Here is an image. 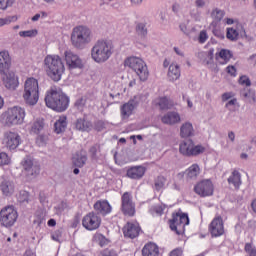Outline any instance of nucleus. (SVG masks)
Segmentation results:
<instances>
[{
  "label": "nucleus",
  "instance_id": "f257e3e1",
  "mask_svg": "<svg viewBox=\"0 0 256 256\" xmlns=\"http://www.w3.org/2000/svg\"><path fill=\"white\" fill-rule=\"evenodd\" d=\"M46 107L56 111L57 113H63L69 109V96L65 93L57 91L55 89H50L46 92L45 96Z\"/></svg>",
  "mask_w": 256,
  "mask_h": 256
},
{
  "label": "nucleus",
  "instance_id": "f03ea898",
  "mask_svg": "<svg viewBox=\"0 0 256 256\" xmlns=\"http://www.w3.org/2000/svg\"><path fill=\"white\" fill-rule=\"evenodd\" d=\"M46 73L52 81H61L63 73H65V63L59 55H47L44 59Z\"/></svg>",
  "mask_w": 256,
  "mask_h": 256
},
{
  "label": "nucleus",
  "instance_id": "7ed1b4c3",
  "mask_svg": "<svg viewBox=\"0 0 256 256\" xmlns=\"http://www.w3.org/2000/svg\"><path fill=\"white\" fill-rule=\"evenodd\" d=\"M113 43L107 40H98L91 49V58L95 63H106L113 55Z\"/></svg>",
  "mask_w": 256,
  "mask_h": 256
},
{
  "label": "nucleus",
  "instance_id": "20e7f679",
  "mask_svg": "<svg viewBox=\"0 0 256 256\" xmlns=\"http://www.w3.org/2000/svg\"><path fill=\"white\" fill-rule=\"evenodd\" d=\"M168 225L176 235H183L185 227L189 225V215L178 209L172 213L171 219L168 220Z\"/></svg>",
  "mask_w": 256,
  "mask_h": 256
},
{
  "label": "nucleus",
  "instance_id": "39448f33",
  "mask_svg": "<svg viewBox=\"0 0 256 256\" xmlns=\"http://www.w3.org/2000/svg\"><path fill=\"white\" fill-rule=\"evenodd\" d=\"M1 118L6 127L22 125V123L25 121V109L19 106L8 108L7 111L2 114Z\"/></svg>",
  "mask_w": 256,
  "mask_h": 256
},
{
  "label": "nucleus",
  "instance_id": "423d86ee",
  "mask_svg": "<svg viewBox=\"0 0 256 256\" xmlns=\"http://www.w3.org/2000/svg\"><path fill=\"white\" fill-rule=\"evenodd\" d=\"M23 99L27 105H37L39 101V81L37 79L33 77L26 79Z\"/></svg>",
  "mask_w": 256,
  "mask_h": 256
},
{
  "label": "nucleus",
  "instance_id": "0eeeda50",
  "mask_svg": "<svg viewBox=\"0 0 256 256\" xmlns=\"http://www.w3.org/2000/svg\"><path fill=\"white\" fill-rule=\"evenodd\" d=\"M71 42L77 49H83L91 42V30L85 26L75 27L71 34Z\"/></svg>",
  "mask_w": 256,
  "mask_h": 256
},
{
  "label": "nucleus",
  "instance_id": "6e6552de",
  "mask_svg": "<svg viewBox=\"0 0 256 256\" xmlns=\"http://www.w3.org/2000/svg\"><path fill=\"white\" fill-rule=\"evenodd\" d=\"M125 67H129L136 72L140 81H147L149 79V69L145 61L139 57H129L124 62Z\"/></svg>",
  "mask_w": 256,
  "mask_h": 256
},
{
  "label": "nucleus",
  "instance_id": "1a4fd4ad",
  "mask_svg": "<svg viewBox=\"0 0 256 256\" xmlns=\"http://www.w3.org/2000/svg\"><path fill=\"white\" fill-rule=\"evenodd\" d=\"M180 154L184 157H199L205 153L206 148L201 144H195L191 139L184 140L179 145Z\"/></svg>",
  "mask_w": 256,
  "mask_h": 256
},
{
  "label": "nucleus",
  "instance_id": "9d476101",
  "mask_svg": "<svg viewBox=\"0 0 256 256\" xmlns=\"http://www.w3.org/2000/svg\"><path fill=\"white\" fill-rule=\"evenodd\" d=\"M19 219V212L15 209V206L8 205L0 210V225L9 229L17 223Z\"/></svg>",
  "mask_w": 256,
  "mask_h": 256
},
{
  "label": "nucleus",
  "instance_id": "9b49d317",
  "mask_svg": "<svg viewBox=\"0 0 256 256\" xmlns=\"http://www.w3.org/2000/svg\"><path fill=\"white\" fill-rule=\"evenodd\" d=\"M120 210L125 217H135L137 209L135 202L133 201V194H131V192H124L122 194Z\"/></svg>",
  "mask_w": 256,
  "mask_h": 256
},
{
  "label": "nucleus",
  "instance_id": "f8f14e48",
  "mask_svg": "<svg viewBox=\"0 0 256 256\" xmlns=\"http://www.w3.org/2000/svg\"><path fill=\"white\" fill-rule=\"evenodd\" d=\"M208 232L210 233L211 237H223L225 235V222L223 221V217L217 214L210 224L208 225Z\"/></svg>",
  "mask_w": 256,
  "mask_h": 256
},
{
  "label": "nucleus",
  "instance_id": "ddd939ff",
  "mask_svg": "<svg viewBox=\"0 0 256 256\" xmlns=\"http://www.w3.org/2000/svg\"><path fill=\"white\" fill-rule=\"evenodd\" d=\"M214 192L215 186L209 179L201 180L194 186V193H196V195L199 197H212Z\"/></svg>",
  "mask_w": 256,
  "mask_h": 256
},
{
  "label": "nucleus",
  "instance_id": "4468645a",
  "mask_svg": "<svg viewBox=\"0 0 256 256\" xmlns=\"http://www.w3.org/2000/svg\"><path fill=\"white\" fill-rule=\"evenodd\" d=\"M2 144L8 151H15L21 145V136L17 132L7 131L4 133Z\"/></svg>",
  "mask_w": 256,
  "mask_h": 256
},
{
  "label": "nucleus",
  "instance_id": "2eb2a0df",
  "mask_svg": "<svg viewBox=\"0 0 256 256\" xmlns=\"http://www.w3.org/2000/svg\"><path fill=\"white\" fill-rule=\"evenodd\" d=\"M22 173L25 177H37L41 173V167L33 163V160L29 157L24 158L21 163Z\"/></svg>",
  "mask_w": 256,
  "mask_h": 256
},
{
  "label": "nucleus",
  "instance_id": "dca6fc26",
  "mask_svg": "<svg viewBox=\"0 0 256 256\" xmlns=\"http://www.w3.org/2000/svg\"><path fill=\"white\" fill-rule=\"evenodd\" d=\"M82 225L87 231H96L101 227V218L97 213L90 212L83 217Z\"/></svg>",
  "mask_w": 256,
  "mask_h": 256
},
{
  "label": "nucleus",
  "instance_id": "f3484780",
  "mask_svg": "<svg viewBox=\"0 0 256 256\" xmlns=\"http://www.w3.org/2000/svg\"><path fill=\"white\" fill-rule=\"evenodd\" d=\"M64 61L70 71L72 69H83V60L71 50L64 52Z\"/></svg>",
  "mask_w": 256,
  "mask_h": 256
},
{
  "label": "nucleus",
  "instance_id": "a211bd4d",
  "mask_svg": "<svg viewBox=\"0 0 256 256\" xmlns=\"http://www.w3.org/2000/svg\"><path fill=\"white\" fill-rule=\"evenodd\" d=\"M4 75L2 77L3 85L6 87V89H9L10 91H15L17 87H19V77L15 75V72L13 71H7L3 73Z\"/></svg>",
  "mask_w": 256,
  "mask_h": 256
},
{
  "label": "nucleus",
  "instance_id": "6ab92c4d",
  "mask_svg": "<svg viewBox=\"0 0 256 256\" xmlns=\"http://www.w3.org/2000/svg\"><path fill=\"white\" fill-rule=\"evenodd\" d=\"M226 37L229 41H237L239 37H247L243 24L237 23L235 27L227 28Z\"/></svg>",
  "mask_w": 256,
  "mask_h": 256
},
{
  "label": "nucleus",
  "instance_id": "aec40b11",
  "mask_svg": "<svg viewBox=\"0 0 256 256\" xmlns=\"http://www.w3.org/2000/svg\"><path fill=\"white\" fill-rule=\"evenodd\" d=\"M124 237L128 239H135L141 233V226L139 223L128 222L122 229Z\"/></svg>",
  "mask_w": 256,
  "mask_h": 256
},
{
  "label": "nucleus",
  "instance_id": "412c9836",
  "mask_svg": "<svg viewBox=\"0 0 256 256\" xmlns=\"http://www.w3.org/2000/svg\"><path fill=\"white\" fill-rule=\"evenodd\" d=\"M94 210L98 215H102L103 217L109 215L111 211H113V208L111 207V204H109V201L107 200H98L94 204Z\"/></svg>",
  "mask_w": 256,
  "mask_h": 256
},
{
  "label": "nucleus",
  "instance_id": "4be33fe9",
  "mask_svg": "<svg viewBox=\"0 0 256 256\" xmlns=\"http://www.w3.org/2000/svg\"><path fill=\"white\" fill-rule=\"evenodd\" d=\"M180 177H183L185 175L187 181H195L199 175H201V167L199 164L194 163L190 167H188L184 173L178 174Z\"/></svg>",
  "mask_w": 256,
  "mask_h": 256
},
{
  "label": "nucleus",
  "instance_id": "5701e85b",
  "mask_svg": "<svg viewBox=\"0 0 256 256\" xmlns=\"http://www.w3.org/2000/svg\"><path fill=\"white\" fill-rule=\"evenodd\" d=\"M142 256H160L161 250L155 242H147L141 250Z\"/></svg>",
  "mask_w": 256,
  "mask_h": 256
},
{
  "label": "nucleus",
  "instance_id": "b1692460",
  "mask_svg": "<svg viewBox=\"0 0 256 256\" xmlns=\"http://www.w3.org/2000/svg\"><path fill=\"white\" fill-rule=\"evenodd\" d=\"M135 107H137V101H135V99H131L127 103L122 105L120 108L122 119H129V117L133 115Z\"/></svg>",
  "mask_w": 256,
  "mask_h": 256
},
{
  "label": "nucleus",
  "instance_id": "393cba45",
  "mask_svg": "<svg viewBox=\"0 0 256 256\" xmlns=\"http://www.w3.org/2000/svg\"><path fill=\"white\" fill-rule=\"evenodd\" d=\"M11 69V56L9 51L0 52V74L7 73Z\"/></svg>",
  "mask_w": 256,
  "mask_h": 256
},
{
  "label": "nucleus",
  "instance_id": "a878e982",
  "mask_svg": "<svg viewBox=\"0 0 256 256\" xmlns=\"http://www.w3.org/2000/svg\"><path fill=\"white\" fill-rule=\"evenodd\" d=\"M145 167L142 166H134L127 170L126 175L129 179L139 180L142 179L145 175Z\"/></svg>",
  "mask_w": 256,
  "mask_h": 256
},
{
  "label": "nucleus",
  "instance_id": "bb28decb",
  "mask_svg": "<svg viewBox=\"0 0 256 256\" xmlns=\"http://www.w3.org/2000/svg\"><path fill=\"white\" fill-rule=\"evenodd\" d=\"M233 57V53H231L227 49H221L219 52L216 53V61L220 63V65H227L231 58Z\"/></svg>",
  "mask_w": 256,
  "mask_h": 256
},
{
  "label": "nucleus",
  "instance_id": "cd10ccee",
  "mask_svg": "<svg viewBox=\"0 0 256 256\" xmlns=\"http://www.w3.org/2000/svg\"><path fill=\"white\" fill-rule=\"evenodd\" d=\"M45 129V121L41 118H38L31 122L29 133L31 135H39Z\"/></svg>",
  "mask_w": 256,
  "mask_h": 256
},
{
  "label": "nucleus",
  "instance_id": "c85d7f7f",
  "mask_svg": "<svg viewBox=\"0 0 256 256\" xmlns=\"http://www.w3.org/2000/svg\"><path fill=\"white\" fill-rule=\"evenodd\" d=\"M168 79L169 81H177L181 77V68L179 64L172 63L168 68Z\"/></svg>",
  "mask_w": 256,
  "mask_h": 256
},
{
  "label": "nucleus",
  "instance_id": "c756f323",
  "mask_svg": "<svg viewBox=\"0 0 256 256\" xmlns=\"http://www.w3.org/2000/svg\"><path fill=\"white\" fill-rule=\"evenodd\" d=\"M179 121H181V116L177 112H170L162 117V123L165 125H175Z\"/></svg>",
  "mask_w": 256,
  "mask_h": 256
},
{
  "label": "nucleus",
  "instance_id": "7c9ffc66",
  "mask_svg": "<svg viewBox=\"0 0 256 256\" xmlns=\"http://www.w3.org/2000/svg\"><path fill=\"white\" fill-rule=\"evenodd\" d=\"M154 105L156 107H159L161 111H165L167 109H171V106L173 105V102L169 100L167 97H160L154 100Z\"/></svg>",
  "mask_w": 256,
  "mask_h": 256
},
{
  "label": "nucleus",
  "instance_id": "2f4dec72",
  "mask_svg": "<svg viewBox=\"0 0 256 256\" xmlns=\"http://www.w3.org/2000/svg\"><path fill=\"white\" fill-rule=\"evenodd\" d=\"M229 185H233L236 189H239L242 185L241 173L237 170H233L231 175L228 178Z\"/></svg>",
  "mask_w": 256,
  "mask_h": 256
},
{
  "label": "nucleus",
  "instance_id": "473e14b6",
  "mask_svg": "<svg viewBox=\"0 0 256 256\" xmlns=\"http://www.w3.org/2000/svg\"><path fill=\"white\" fill-rule=\"evenodd\" d=\"M67 129V116H60L59 119L54 123L55 133H63Z\"/></svg>",
  "mask_w": 256,
  "mask_h": 256
},
{
  "label": "nucleus",
  "instance_id": "72a5a7b5",
  "mask_svg": "<svg viewBox=\"0 0 256 256\" xmlns=\"http://www.w3.org/2000/svg\"><path fill=\"white\" fill-rule=\"evenodd\" d=\"M193 135V124L186 122L180 128V137L187 139Z\"/></svg>",
  "mask_w": 256,
  "mask_h": 256
},
{
  "label": "nucleus",
  "instance_id": "f704fd0d",
  "mask_svg": "<svg viewBox=\"0 0 256 256\" xmlns=\"http://www.w3.org/2000/svg\"><path fill=\"white\" fill-rule=\"evenodd\" d=\"M148 213H150L152 217H161L163 213H165V207L161 204H154L149 207Z\"/></svg>",
  "mask_w": 256,
  "mask_h": 256
},
{
  "label": "nucleus",
  "instance_id": "c9c22d12",
  "mask_svg": "<svg viewBox=\"0 0 256 256\" xmlns=\"http://www.w3.org/2000/svg\"><path fill=\"white\" fill-rule=\"evenodd\" d=\"M0 189L3 193V195H6V196L11 195V193H13V191H14L13 182H11L9 180L2 181L0 184Z\"/></svg>",
  "mask_w": 256,
  "mask_h": 256
},
{
  "label": "nucleus",
  "instance_id": "e433bc0d",
  "mask_svg": "<svg viewBox=\"0 0 256 256\" xmlns=\"http://www.w3.org/2000/svg\"><path fill=\"white\" fill-rule=\"evenodd\" d=\"M92 128L93 124L90 121L85 119H78L76 121V129H78V131H91Z\"/></svg>",
  "mask_w": 256,
  "mask_h": 256
},
{
  "label": "nucleus",
  "instance_id": "4c0bfd02",
  "mask_svg": "<svg viewBox=\"0 0 256 256\" xmlns=\"http://www.w3.org/2000/svg\"><path fill=\"white\" fill-rule=\"evenodd\" d=\"M210 17L213 19V23H221V21H223V17H225V11L219 8H214Z\"/></svg>",
  "mask_w": 256,
  "mask_h": 256
},
{
  "label": "nucleus",
  "instance_id": "58836bf2",
  "mask_svg": "<svg viewBox=\"0 0 256 256\" xmlns=\"http://www.w3.org/2000/svg\"><path fill=\"white\" fill-rule=\"evenodd\" d=\"M85 163H87V155H81L80 153L74 155L73 165L75 167H84Z\"/></svg>",
  "mask_w": 256,
  "mask_h": 256
},
{
  "label": "nucleus",
  "instance_id": "ea45409f",
  "mask_svg": "<svg viewBox=\"0 0 256 256\" xmlns=\"http://www.w3.org/2000/svg\"><path fill=\"white\" fill-rule=\"evenodd\" d=\"M241 95L244 99H247L249 103H255V92H253V90L244 88L241 91Z\"/></svg>",
  "mask_w": 256,
  "mask_h": 256
},
{
  "label": "nucleus",
  "instance_id": "a19ab883",
  "mask_svg": "<svg viewBox=\"0 0 256 256\" xmlns=\"http://www.w3.org/2000/svg\"><path fill=\"white\" fill-rule=\"evenodd\" d=\"M165 183H167V178H165L164 176H158L154 180V187H155L156 191H161V189H163V187H165Z\"/></svg>",
  "mask_w": 256,
  "mask_h": 256
},
{
  "label": "nucleus",
  "instance_id": "79ce46f5",
  "mask_svg": "<svg viewBox=\"0 0 256 256\" xmlns=\"http://www.w3.org/2000/svg\"><path fill=\"white\" fill-rule=\"evenodd\" d=\"M11 165V157L7 152L0 151V167Z\"/></svg>",
  "mask_w": 256,
  "mask_h": 256
},
{
  "label": "nucleus",
  "instance_id": "37998d69",
  "mask_svg": "<svg viewBox=\"0 0 256 256\" xmlns=\"http://www.w3.org/2000/svg\"><path fill=\"white\" fill-rule=\"evenodd\" d=\"M74 105L78 109V111H83V109H85V105H87V98H78Z\"/></svg>",
  "mask_w": 256,
  "mask_h": 256
},
{
  "label": "nucleus",
  "instance_id": "c03bdc74",
  "mask_svg": "<svg viewBox=\"0 0 256 256\" xmlns=\"http://www.w3.org/2000/svg\"><path fill=\"white\" fill-rule=\"evenodd\" d=\"M96 241L100 245V247H105V245H109V239H107L104 235L102 234H97L95 236Z\"/></svg>",
  "mask_w": 256,
  "mask_h": 256
},
{
  "label": "nucleus",
  "instance_id": "a18cd8bd",
  "mask_svg": "<svg viewBox=\"0 0 256 256\" xmlns=\"http://www.w3.org/2000/svg\"><path fill=\"white\" fill-rule=\"evenodd\" d=\"M136 33L141 37H145L147 35V28L144 23H138L136 26Z\"/></svg>",
  "mask_w": 256,
  "mask_h": 256
},
{
  "label": "nucleus",
  "instance_id": "49530a36",
  "mask_svg": "<svg viewBox=\"0 0 256 256\" xmlns=\"http://www.w3.org/2000/svg\"><path fill=\"white\" fill-rule=\"evenodd\" d=\"M16 20H17V16L0 18V27H3V25H9L10 23H13V21H16Z\"/></svg>",
  "mask_w": 256,
  "mask_h": 256
},
{
  "label": "nucleus",
  "instance_id": "de8ad7c7",
  "mask_svg": "<svg viewBox=\"0 0 256 256\" xmlns=\"http://www.w3.org/2000/svg\"><path fill=\"white\" fill-rule=\"evenodd\" d=\"M244 251L248 253L249 256H256V249L253 248V245L251 243L245 244Z\"/></svg>",
  "mask_w": 256,
  "mask_h": 256
},
{
  "label": "nucleus",
  "instance_id": "09e8293b",
  "mask_svg": "<svg viewBox=\"0 0 256 256\" xmlns=\"http://www.w3.org/2000/svg\"><path fill=\"white\" fill-rule=\"evenodd\" d=\"M20 37H37V30H26L19 32Z\"/></svg>",
  "mask_w": 256,
  "mask_h": 256
},
{
  "label": "nucleus",
  "instance_id": "8fccbe9b",
  "mask_svg": "<svg viewBox=\"0 0 256 256\" xmlns=\"http://www.w3.org/2000/svg\"><path fill=\"white\" fill-rule=\"evenodd\" d=\"M185 249L183 247H178L170 251L168 256H183Z\"/></svg>",
  "mask_w": 256,
  "mask_h": 256
},
{
  "label": "nucleus",
  "instance_id": "3c124183",
  "mask_svg": "<svg viewBox=\"0 0 256 256\" xmlns=\"http://www.w3.org/2000/svg\"><path fill=\"white\" fill-rule=\"evenodd\" d=\"M15 3V0H0V9H7Z\"/></svg>",
  "mask_w": 256,
  "mask_h": 256
},
{
  "label": "nucleus",
  "instance_id": "603ef678",
  "mask_svg": "<svg viewBox=\"0 0 256 256\" xmlns=\"http://www.w3.org/2000/svg\"><path fill=\"white\" fill-rule=\"evenodd\" d=\"M209 39V36L207 35L206 30L200 31V34L198 36L199 43H205Z\"/></svg>",
  "mask_w": 256,
  "mask_h": 256
},
{
  "label": "nucleus",
  "instance_id": "864d4df0",
  "mask_svg": "<svg viewBox=\"0 0 256 256\" xmlns=\"http://www.w3.org/2000/svg\"><path fill=\"white\" fill-rule=\"evenodd\" d=\"M240 85H246V87H251V80L247 76H241L239 78Z\"/></svg>",
  "mask_w": 256,
  "mask_h": 256
},
{
  "label": "nucleus",
  "instance_id": "5fc2aeb1",
  "mask_svg": "<svg viewBox=\"0 0 256 256\" xmlns=\"http://www.w3.org/2000/svg\"><path fill=\"white\" fill-rule=\"evenodd\" d=\"M226 73H228V75H231L232 77H236L237 76V69L235 68V66H228L226 67Z\"/></svg>",
  "mask_w": 256,
  "mask_h": 256
},
{
  "label": "nucleus",
  "instance_id": "6e6d98bb",
  "mask_svg": "<svg viewBox=\"0 0 256 256\" xmlns=\"http://www.w3.org/2000/svg\"><path fill=\"white\" fill-rule=\"evenodd\" d=\"M233 97V93L231 92H226L222 95V101H229Z\"/></svg>",
  "mask_w": 256,
  "mask_h": 256
},
{
  "label": "nucleus",
  "instance_id": "4d7b16f0",
  "mask_svg": "<svg viewBox=\"0 0 256 256\" xmlns=\"http://www.w3.org/2000/svg\"><path fill=\"white\" fill-rule=\"evenodd\" d=\"M47 225L48 227H55L57 225V222L55 221V219H50L48 220Z\"/></svg>",
  "mask_w": 256,
  "mask_h": 256
},
{
  "label": "nucleus",
  "instance_id": "13d9d810",
  "mask_svg": "<svg viewBox=\"0 0 256 256\" xmlns=\"http://www.w3.org/2000/svg\"><path fill=\"white\" fill-rule=\"evenodd\" d=\"M23 256H36V255H35V252H33V250L28 249L25 251Z\"/></svg>",
  "mask_w": 256,
  "mask_h": 256
},
{
  "label": "nucleus",
  "instance_id": "bf43d9fd",
  "mask_svg": "<svg viewBox=\"0 0 256 256\" xmlns=\"http://www.w3.org/2000/svg\"><path fill=\"white\" fill-rule=\"evenodd\" d=\"M89 151H90L91 155H93V157H95V155H97V146H92Z\"/></svg>",
  "mask_w": 256,
  "mask_h": 256
},
{
  "label": "nucleus",
  "instance_id": "052dcab7",
  "mask_svg": "<svg viewBox=\"0 0 256 256\" xmlns=\"http://www.w3.org/2000/svg\"><path fill=\"white\" fill-rule=\"evenodd\" d=\"M237 104V100L236 98H233L232 100L228 101V103L226 104V107H231V105H236Z\"/></svg>",
  "mask_w": 256,
  "mask_h": 256
},
{
  "label": "nucleus",
  "instance_id": "680f3d73",
  "mask_svg": "<svg viewBox=\"0 0 256 256\" xmlns=\"http://www.w3.org/2000/svg\"><path fill=\"white\" fill-rule=\"evenodd\" d=\"M197 7H203L205 5V1L203 0H196Z\"/></svg>",
  "mask_w": 256,
  "mask_h": 256
},
{
  "label": "nucleus",
  "instance_id": "e2e57ef3",
  "mask_svg": "<svg viewBox=\"0 0 256 256\" xmlns=\"http://www.w3.org/2000/svg\"><path fill=\"white\" fill-rule=\"evenodd\" d=\"M174 51H175L176 55H180V57H183V52H181V50H179V48L174 47Z\"/></svg>",
  "mask_w": 256,
  "mask_h": 256
},
{
  "label": "nucleus",
  "instance_id": "0e129e2a",
  "mask_svg": "<svg viewBox=\"0 0 256 256\" xmlns=\"http://www.w3.org/2000/svg\"><path fill=\"white\" fill-rule=\"evenodd\" d=\"M172 11H174V13H177L179 11V4H174L172 6Z\"/></svg>",
  "mask_w": 256,
  "mask_h": 256
},
{
  "label": "nucleus",
  "instance_id": "69168bd1",
  "mask_svg": "<svg viewBox=\"0 0 256 256\" xmlns=\"http://www.w3.org/2000/svg\"><path fill=\"white\" fill-rule=\"evenodd\" d=\"M228 137L231 141H235V133L229 132Z\"/></svg>",
  "mask_w": 256,
  "mask_h": 256
},
{
  "label": "nucleus",
  "instance_id": "338daca9",
  "mask_svg": "<svg viewBox=\"0 0 256 256\" xmlns=\"http://www.w3.org/2000/svg\"><path fill=\"white\" fill-rule=\"evenodd\" d=\"M40 18H41V14H36L32 17V21H39Z\"/></svg>",
  "mask_w": 256,
  "mask_h": 256
},
{
  "label": "nucleus",
  "instance_id": "774afa93",
  "mask_svg": "<svg viewBox=\"0 0 256 256\" xmlns=\"http://www.w3.org/2000/svg\"><path fill=\"white\" fill-rule=\"evenodd\" d=\"M233 23H235V21H233V19H231V18L226 19V24L227 25H233Z\"/></svg>",
  "mask_w": 256,
  "mask_h": 256
}]
</instances>
